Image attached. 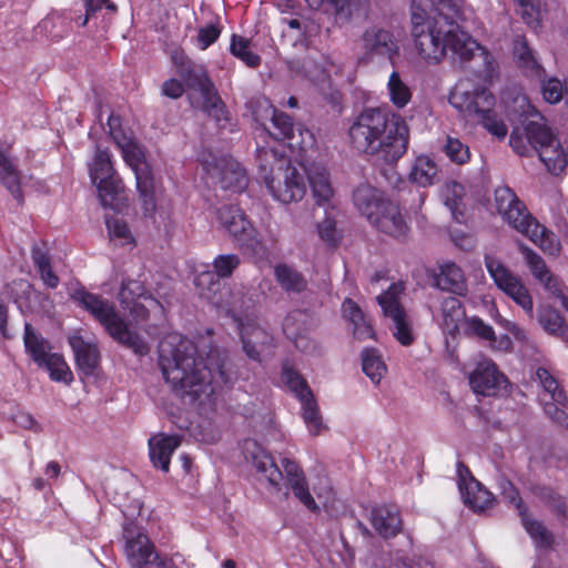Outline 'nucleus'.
<instances>
[{
  "mask_svg": "<svg viewBox=\"0 0 568 568\" xmlns=\"http://www.w3.org/2000/svg\"><path fill=\"white\" fill-rule=\"evenodd\" d=\"M479 52V57L483 60V69L481 73L486 81L495 80L499 74V63L496 57L490 53L487 49L481 47L478 43V48L475 49V52Z\"/></svg>",
  "mask_w": 568,
  "mask_h": 568,
  "instance_id": "obj_57",
  "label": "nucleus"
},
{
  "mask_svg": "<svg viewBox=\"0 0 568 568\" xmlns=\"http://www.w3.org/2000/svg\"><path fill=\"white\" fill-rule=\"evenodd\" d=\"M179 73L187 88L200 92L201 99L206 97L211 91L216 90L203 65L189 62L186 65L180 68Z\"/></svg>",
  "mask_w": 568,
  "mask_h": 568,
  "instance_id": "obj_33",
  "label": "nucleus"
},
{
  "mask_svg": "<svg viewBox=\"0 0 568 568\" xmlns=\"http://www.w3.org/2000/svg\"><path fill=\"white\" fill-rule=\"evenodd\" d=\"M240 265V258L235 254L219 255L213 262L214 273L219 277H229Z\"/></svg>",
  "mask_w": 568,
  "mask_h": 568,
  "instance_id": "obj_59",
  "label": "nucleus"
},
{
  "mask_svg": "<svg viewBox=\"0 0 568 568\" xmlns=\"http://www.w3.org/2000/svg\"><path fill=\"white\" fill-rule=\"evenodd\" d=\"M224 306L236 321H241V317L254 307V300L247 290L242 286L230 292V298L225 301Z\"/></svg>",
  "mask_w": 568,
  "mask_h": 568,
  "instance_id": "obj_46",
  "label": "nucleus"
},
{
  "mask_svg": "<svg viewBox=\"0 0 568 568\" xmlns=\"http://www.w3.org/2000/svg\"><path fill=\"white\" fill-rule=\"evenodd\" d=\"M108 126L110 135L120 149L124 162L134 172L139 202L143 215L155 221L162 187L155 182L151 168L146 163L144 148L132 135L126 134L121 129L119 118L111 114L108 119Z\"/></svg>",
  "mask_w": 568,
  "mask_h": 568,
  "instance_id": "obj_4",
  "label": "nucleus"
},
{
  "mask_svg": "<svg viewBox=\"0 0 568 568\" xmlns=\"http://www.w3.org/2000/svg\"><path fill=\"white\" fill-rule=\"evenodd\" d=\"M518 3V13L524 22L532 29L539 26L540 10L537 0H516Z\"/></svg>",
  "mask_w": 568,
  "mask_h": 568,
  "instance_id": "obj_56",
  "label": "nucleus"
},
{
  "mask_svg": "<svg viewBox=\"0 0 568 568\" xmlns=\"http://www.w3.org/2000/svg\"><path fill=\"white\" fill-rule=\"evenodd\" d=\"M231 52L250 68H255L261 62L260 57L251 51L250 41L243 37L235 34L232 37Z\"/></svg>",
  "mask_w": 568,
  "mask_h": 568,
  "instance_id": "obj_52",
  "label": "nucleus"
},
{
  "mask_svg": "<svg viewBox=\"0 0 568 568\" xmlns=\"http://www.w3.org/2000/svg\"><path fill=\"white\" fill-rule=\"evenodd\" d=\"M181 445V436L165 435L163 433L152 436L149 440L150 458L154 467L168 473L170 459Z\"/></svg>",
  "mask_w": 568,
  "mask_h": 568,
  "instance_id": "obj_21",
  "label": "nucleus"
},
{
  "mask_svg": "<svg viewBox=\"0 0 568 568\" xmlns=\"http://www.w3.org/2000/svg\"><path fill=\"white\" fill-rule=\"evenodd\" d=\"M371 223L381 232L393 237H403L408 232V225L399 207L390 201L384 204L383 209L375 215Z\"/></svg>",
  "mask_w": 568,
  "mask_h": 568,
  "instance_id": "obj_22",
  "label": "nucleus"
},
{
  "mask_svg": "<svg viewBox=\"0 0 568 568\" xmlns=\"http://www.w3.org/2000/svg\"><path fill=\"white\" fill-rule=\"evenodd\" d=\"M253 114L262 125H265V120H271L273 131L266 129L267 132L275 140L285 141L290 148L306 150L313 146V134L302 125H295L287 114L275 110L266 99L256 102Z\"/></svg>",
  "mask_w": 568,
  "mask_h": 568,
  "instance_id": "obj_10",
  "label": "nucleus"
},
{
  "mask_svg": "<svg viewBox=\"0 0 568 568\" xmlns=\"http://www.w3.org/2000/svg\"><path fill=\"white\" fill-rule=\"evenodd\" d=\"M305 172L316 205L324 207L333 206L335 190L331 183L327 170L321 164L312 163L305 169Z\"/></svg>",
  "mask_w": 568,
  "mask_h": 568,
  "instance_id": "obj_19",
  "label": "nucleus"
},
{
  "mask_svg": "<svg viewBox=\"0 0 568 568\" xmlns=\"http://www.w3.org/2000/svg\"><path fill=\"white\" fill-rule=\"evenodd\" d=\"M438 288L457 295H466L467 282L464 271L454 262H445L439 266L435 277Z\"/></svg>",
  "mask_w": 568,
  "mask_h": 568,
  "instance_id": "obj_26",
  "label": "nucleus"
},
{
  "mask_svg": "<svg viewBox=\"0 0 568 568\" xmlns=\"http://www.w3.org/2000/svg\"><path fill=\"white\" fill-rule=\"evenodd\" d=\"M537 318L545 332L560 337L568 344V326L558 311L550 306H540Z\"/></svg>",
  "mask_w": 568,
  "mask_h": 568,
  "instance_id": "obj_38",
  "label": "nucleus"
},
{
  "mask_svg": "<svg viewBox=\"0 0 568 568\" xmlns=\"http://www.w3.org/2000/svg\"><path fill=\"white\" fill-rule=\"evenodd\" d=\"M78 367L85 374H92L100 363V352L93 339H85L79 334L69 337Z\"/></svg>",
  "mask_w": 568,
  "mask_h": 568,
  "instance_id": "obj_23",
  "label": "nucleus"
},
{
  "mask_svg": "<svg viewBox=\"0 0 568 568\" xmlns=\"http://www.w3.org/2000/svg\"><path fill=\"white\" fill-rule=\"evenodd\" d=\"M199 108L206 113L220 128H225L231 122V114L221 99L217 90L211 91L201 99Z\"/></svg>",
  "mask_w": 568,
  "mask_h": 568,
  "instance_id": "obj_37",
  "label": "nucleus"
},
{
  "mask_svg": "<svg viewBox=\"0 0 568 568\" xmlns=\"http://www.w3.org/2000/svg\"><path fill=\"white\" fill-rule=\"evenodd\" d=\"M240 332L244 352L250 358L260 362L262 353L271 346L273 337L255 322L241 323Z\"/></svg>",
  "mask_w": 568,
  "mask_h": 568,
  "instance_id": "obj_20",
  "label": "nucleus"
},
{
  "mask_svg": "<svg viewBox=\"0 0 568 568\" xmlns=\"http://www.w3.org/2000/svg\"><path fill=\"white\" fill-rule=\"evenodd\" d=\"M523 525L526 531L530 535V537L541 547H550L552 538L549 531L545 528V526L534 520L527 514V509L521 510L519 514Z\"/></svg>",
  "mask_w": 568,
  "mask_h": 568,
  "instance_id": "obj_50",
  "label": "nucleus"
},
{
  "mask_svg": "<svg viewBox=\"0 0 568 568\" xmlns=\"http://www.w3.org/2000/svg\"><path fill=\"white\" fill-rule=\"evenodd\" d=\"M244 454L258 474V478L266 480L273 493L282 490V480L285 475L286 485L292 489L294 496L311 511L318 510V506L310 493L304 471L295 460L283 458L282 471L273 457L253 440L245 443Z\"/></svg>",
  "mask_w": 568,
  "mask_h": 568,
  "instance_id": "obj_5",
  "label": "nucleus"
},
{
  "mask_svg": "<svg viewBox=\"0 0 568 568\" xmlns=\"http://www.w3.org/2000/svg\"><path fill=\"white\" fill-rule=\"evenodd\" d=\"M507 379L500 373L496 364L489 358L478 361L475 369L469 375V384L473 390L485 396L496 395L506 386Z\"/></svg>",
  "mask_w": 568,
  "mask_h": 568,
  "instance_id": "obj_17",
  "label": "nucleus"
},
{
  "mask_svg": "<svg viewBox=\"0 0 568 568\" xmlns=\"http://www.w3.org/2000/svg\"><path fill=\"white\" fill-rule=\"evenodd\" d=\"M495 206L510 226L538 245L546 254L559 253L560 242L556 235L530 215L510 187L499 186L495 190Z\"/></svg>",
  "mask_w": 568,
  "mask_h": 568,
  "instance_id": "obj_7",
  "label": "nucleus"
},
{
  "mask_svg": "<svg viewBox=\"0 0 568 568\" xmlns=\"http://www.w3.org/2000/svg\"><path fill=\"white\" fill-rule=\"evenodd\" d=\"M509 144L513 150L519 155H529L530 151H532L531 145L528 143L526 139V132L524 131V135L519 134L518 130H514L510 134Z\"/></svg>",
  "mask_w": 568,
  "mask_h": 568,
  "instance_id": "obj_64",
  "label": "nucleus"
},
{
  "mask_svg": "<svg viewBox=\"0 0 568 568\" xmlns=\"http://www.w3.org/2000/svg\"><path fill=\"white\" fill-rule=\"evenodd\" d=\"M353 202L358 212L371 222L388 200L374 186L362 184L354 191Z\"/></svg>",
  "mask_w": 568,
  "mask_h": 568,
  "instance_id": "obj_24",
  "label": "nucleus"
},
{
  "mask_svg": "<svg viewBox=\"0 0 568 568\" xmlns=\"http://www.w3.org/2000/svg\"><path fill=\"white\" fill-rule=\"evenodd\" d=\"M159 364L165 381L181 397L191 403H213L216 394L230 382L225 362L217 349H211L206 358L197 357L193 342L178 335L168 336L160 343Z\"/></svg>",
  "mask_w": 568,
  "mask_h": 568,
  "instance_id": "obj_1",
  "label": "nucleus"
},
{
  "mask_svg": "<svg viewBox=\"0 0 568 568\" xmlns=\"http://www.w3.org/2000/svg\"><path fill=\"white\" fill-rule=\"evenodd\" d=\"M264 183L273 199L283 204L298 202L306 194L304 178L292 164Z\"/></svg>",
  "mask_w": 568,
  "mask_h": 568,
  "instance_id": "obj_15",
  "label": "nucleus"
},
{
  "mask_svg": "<svg viewBox=\"0 0 568 568\" xmlns=\"http://www.w3.org/2000/svg\"><path fill=\"white\" fill-rule=\"evenodd\" d=\"M216 219L221 227L242 244L250 245L255 240V229L237 206L222 205L216 210Z\"/></svg>",
  "mask_w": 568,
  "mask_h": 568,
  "instance_id": "obj_18",
  "label": "nucleus"
},
{
  "mask_svg": "<svg viewBox=\"0 0 568 568\" xmlns=\"http://www.w3.org/2000/svg\"><path fill=\"white\" fill-rule=\"evenodd\" d=\"M105 224L109 237L118 245H131L134 243V237L125 221L116 216L106 217Z\"/></svg>",
  "mask_w": 568,
  "mask_h": 568,
  "instance_id": "obj_49",
  "label": "nucleus"
},
{
  "mask_svg": "<svg viewBox=\"0 0 568 568\" xmlns=\"http://www.w3.org/2000/svg\"><path fill=\"white\" fill-rule=\"evenodd\" d=\"M362 367L374 384H378L387 371L382 355L375 348H365L362 352Z\"/></svg>",
  "mask_w": 568,
  "mask_h": 568,
  "instance_id": "obj_44",
  "label": "nucleus"
},
{
  "mask_svg": "<svg viewBox=\"0 0 568 568\" xmlns=\"http://www.w3.org/2000/svg\"><path fill=\"white\" fill-rule=\"evenodd\" d=\"M314 9L325 8L335 14L349 16L353 0H306Z\"/></svg>",
  "mask_w": 568,
  "mask_h": 568,
  "instance_id": "obj_58",
  "label": "nucleus"
},
{
  "mask_svg": "<svg viewBox=\"0 0 568 568\" xmlns=\"http://www.w3.org/2000/svg\"><path fill=\"white\" fill-rule=\"evenodd\" d=\"M464 332L466 335H474L481 339L495 342L494 328L476 316L467 318Z\"/></svg>",
  "mask_w": 568,
  "mask_h": 568,
  "instance_id": "obj_54",
  "label": "nucleus"
},
{
  "mask_svg": "<svg viewBox=\"0 0 568 568\" xmlns=\"http://www.w3.org/2000/svg\"><path fill=\"white\" fill-rule=\"evenodd\" d=\"M343 317L349 322L353 335L359 341L374 338V329L365 317L359 306L351 298H346L342 305Z\"/></svg>",
  "mask_w": 568,
  "mask_h": 568,
  "instance_id": "obj_30",
  "label": "nucleus"
},
{
  "mask_svg": "<svg viewBox=\"0 0 568 568\" xmlns=\"http://www.w3.org/2000/svg\"><path fill=\"white\" fill-rule=\"evenodd\" d=\"M123 539V552L131 568H175L142 530L124 527Z\"/></svg>",
  "mask_w": 568,
  "mask_h": 568,
  "instance_id": "obj_11",
  "label": "nucleus"
},
{
  "mask_svg": "<svg viewBox=\"0 0 568 568\" xmlns=\"http://www.w3.org/2000/svg\"><path fill=\"white\" fill-rule=\"evenodd\" d=\"M352 145L386 163L397 161L407 150L405 126L390 120L381 109H366L348 131Z\"/></svg>",
  "mask_w": 568,
  "mask_h": 568,
  "instance_id": "obj_3",
  "label": "nucleus"
},
{
  "mask_svg": "<svg viewBox=\"0 0 568 568\" xmlns=\"http://www.w3.org/2000/svg\"><path fill=\"white\" fill-rule=\"evenodd\" d=\"M519 250L523 253L532 276L538 280L547 290L556 291V280L547 267L545 261L525 244H520Z\"/></svg>",
  "mask_w": 568,
  "mask_h": 568,
  "instance_id": "obj_35",
  "label": "nucleus"
},
{
  "mask_svg": "<svg viewBox=\"0 0 568 568\" xmlns=\"http://www.w3.org/2000/svg\"><path fill=\"white\" fill-rule=\"evenodd\" d=\"M500 489L504 498H506L511 505H514L519 514L521 513V510L526 509L518 490L509 480L503 479L500 481Z\"/></svg>",
  "mask_w": 568,
  "mask_h": 568,
  "instance_id": "obj_61",
  "label": "nucleus"
},
{
  "mask_svg": "<svg viewBox=\"0 0 568 568\" xmlns=\"http://www.w3.org/2000/svg\"><path fill=\"white\" fill-rule=\"evenodd\" d=\"M111 153L97 148L92 162L89 164V175L97 186L98 196L103 207L120 212L129 205L125 186L116 174Z\"/></svg>",
  "mask_w": 568,
  "mask_h": 568,
  "instance_id": "obj_9",
  "label": "nucleus"
},
{
  "mask_svg": "<svg viewBox=\"0 0 568 568\" xmlns=\"http://www.w3.org/2000/svg\"><path fill=\"white\" fill-rule=\"evenodd\" d=\"M458 488L465 505L475 513L490 508L494 503L493 495L476 480L470 470L462 463L457 465Z\"/></svg>",
  "mask_w": 568,
  "mask_h": 568,
  "instance_id": "obj_16",
  "label": "nucleus"
},
{
  "mask_svg": "<svg viewBox=\"0 0 568 568\" xmlns=\"http://www.w3.org/2000/svg\"><path fill=\"white\" fill-rule=\"evenodd\" d=\"M565 91L567 93L568 88H564V84L557 78H549L541 82L542 98L550 104L558 103L562 99Z\"/></svg>",
  "mask_w": 568,
  "mask_h": 568,
  "instance_id": "obj_55",
  "label": "nucleus"
},
{
  "mask_svg": "<svg viewBox=\"0 0 568 568\" xmlns=\"http://www.w3.org/2000/svg\"><path fill=\"white\" fill-rule=\"evenodd\" d=\"M256 162L263 182L268 180V178L275 176L278 171L284 170L291 164L285 155L268 146L257 149Z\"/></svg>",
  "mask_w": 568,
  "mask_h": 568,
  "instance_id": "obj_29",
  "label": "nucleus"
},
{
  "mask_svg": "<svg viewBox=\"0 0 568 568\" xmlns=\"http://www.w3.org/2000/svg\"><path fill=\"white\" fill-rule=\"evenodd\" d=\"M282 379L298 399L304 398L312 393L302 376L288 365L283 366Z\"/></svg>",
  "mask_w": 568,
  "mask_h": 568,
  "instance_id": "obj_53",
  "label": "nucleus"
},
{
  "mask_svg": "<svg viewBox=\"0 0 568 568\" xmlns=\"http://www.w3.org/2000/svg\"><path fill=\"white\" fill-rule=\"evenodd\" d=\"M450 105L467 122L480 124L498 140L506 138L508 126L495 112V95L483 85L458 83L449 94Z\"/></svg>",
  "mask_w": 568,
  "mask_h": 568,
  "instance_id": "obj_6",
  "label": "nucleus"
},
{
  "mask_svg": "<svg viewBox=\"0 0 568 568\" xmlns=\"http://www.w3.org/2000/svg\"><path fill=\"white\" fill-rule=\"evenodd\" d=\"M408 178L412 183L418 186H430L438 181L439 168L432 158L419 155L415 159Z\"/></svg>",
  "mask_w": 568,
  "mask_h": 568,
  "instance_id": "obj_32",
  "label": "nucleus"
},
{
  "mask_svg": "<svg viewBox=\"0 0 568 568\" xmlns=\"http://www.w3.org/2000/svg\"><path fill=\"white\" fill-rule=\"evenodd\" d=\"M410 22L412 50L424 62L438 63L447 53L454 60L467 62L478 48L477 41L445 13L413 11Z\"/></svg>",
  "mask_w": 568,
  "mask_h": 568,
  "instance_id": "obj_2",
  "label": "nucleus"
},
{
  "mask_svg": "<svg viewBox=\"0 0 568 568\" xmlns=\"http://www.w3.org/2000/svg\"><path fill=\"white\" fill-rule=\"evenodd\" d=\"M485 266L496 286L519 305L529 318H532V298L521 280L491 255L485 256Z\"/></svg>",
  "mask_w": 568,
  "mask_h": 568,
  "instance_id": "obj_13",
  "label": "nucleus"
},
{
  "mask_svg": "<svg viewBox=\"0 0 568 568\" xmlns=\"http://www.w3.org/2000/svg\"><path fill=\"white\" fill-rule=\"evenodd\" d=\"M538 155L547 170L554 175L560 174L567 165V154L558 139L541 148Z\"/></svg>",
  "mask_w": 568,
  "mask_h": 568,
  "instance_id": "obj_40",
  "label": "nucleus"
},
{
  "mask_svg": "<svg viewBox=\"0 0 568 568\" xmlns=\"http://www.w3.org/2000/svg\"><path fill=\"white\" fill-rule=\"evenodd\" d=\"M536 377L544 389V393L540 395L541 402L545 397L550 402L567 404L568 400L564 389L559 386L558 381L546 368H537Z\"/></svg>",
  "mask_w": 568,
  "mask_h": 568,
  "instance_id": "obj_45",
  "label": "nucleus"
},
{
  "mask_svg": "<svg viewBox=\"0 0 568 568\" xmlns=\"http://www.w3.org/2000/svg\"><path fill=\"white\" fill-rule=\"evenodd\" d=\"M525 132L528 143L537 153L541 148L547 146L552 143V141L557 140L542 119H540V121H530L525 126Z\"/></svg>",
  "mask_w": 568,
  "mask_h": 568,
  "instance_id": "obj_43",
  "label": "nucleus"
},
{
  "mask_svg": "<svg viewBox=\"0 0 568 568\" xmlns=\"http://www.w3.org/2000/svg\"><path fill=\"white\" fill-rule=\"evenodd\" d=\"M24 346L39 366H42L43 362L52 354L49 342L38 335L30 324L24 326Z\"/></svg>",
  "mask_w": 568,
  "mask_h": 568,
  "instance_id": "obj_41",
  "label": "nucleus"
},
{
  "mask_svg": "<svg viewBox=\"0 0 568 568\" xmlns=\"http://www.w3.org/2000/svg\"><path fill=\"white\" fill-rule=\"evenodd\" d=\"M74 300L104 327L114 341L132 349L136 355L144 356L149 353L148 344L129 328L115 311L113 303L85 291H77Z\"/></svg>",
  "mask_w": 568,
  "mask_h": 568,
  "instance_id": "obj_8",
  "label": "nucleus"
},
{
  "mask_svg": "<svg viewBox=\"0 0 568 568\" xmlns=\"http://www.w3.org/2000/svg\"><path fill=\"white\" fill-rule=\"evenodd\" d=\"M274 274L281 287L286 292L301 293L307 287V281L303 274L287 264L276 265Z\"/></svg>",
  "mask_w": 568,
  "mask_h": 568,
  "instance_id": "obj_42",
  "label": "nucleus"
},
{
  "mask_svg": "<svg viewBox=\"0 0 568 568\" xmlns=\"http://www.w3.org/2000/svg\"><path fill=\"white\" fill-rule=\"evenodd\" d=\"M386 93L390 103L404 109L412 101L413 92L397 71H393L386 82Z\"/></svg>",
  "mask_w": 568,
  "mask_h": 568,
  "instance_id": "obj_39",
  "label": "nucleus"
},
{
  "mask_svg": "<svg viewBox=\"0 0 568 568\" xmlns=\"http://www.w3.org/2000/svg\"><path fill=\"white\" fill-rule=\"evenodd\" d=\"M432 4L434 7L433 14H440L442 12L455 19L459 11V0H432Z\"/></svg>",
  "mask_w": 568,
  "mask_h": 568,
  "instance_id": "obj_63",
  "label": "nucleus"
},
{
  "mask_svg": "<svg viewBox=\"0 0 568 568\" xmlns=\"http://www.w3.org/2000/svg\"><path fill=\"white\" fill-rule=\"evenodd\" d=\"M542 405L545 413L558 425L568 427V414L565 408L567 404H559L550 402L547 398H542Z\"/></svg>",
  "mask_w": 568,
  "mask_h": 568,
  "instance_id": "obj_60",
  "label": "nucleus"
},
{
  "mask_svg": "<svg viewBox=\"0 0 568 568\" xmlns=\"http://www.w3.org/2000/svg\"><path fill=\"white\" fill-rule=\"evenodd\" d=\"M0 182L17 199L22 202L20 189L21 173L7 152L0 148Z\"/></svg>",
  "mask_w": 568,
  "mask_h": 568,
  "instance_id": "obj_36",
  "label": "nucleus"
},
{
  "mask_svg": "<svg viewBox=\"0 0 568 568\" xmlns=\"http://www.w3.org/2000/svg\"><path fill=\"white\" fill-rule=\"evenodd\" d=\"M358 47L364 62L388 60L394 64L399 55V44L394 34L378 27L367 28L358 40Z\"/></svg>",
  "mask_w": 568,
  "mask_h": 568,
  "instance_id": "obj_14",
  "label": "nucleus"
},
{
  "mask_svg": "<svg viewBox=\"0 0 568 568\" xmlns=\"http://www.w3.org/2000/svg\"><path fill=\"white\" fill-rule=\"evenodd\" d=\"M403 290L402 284H392L386 292L377 296V302L385 317L390 321L393 336L403 346H408L414 342V332L412 318L399 302Z\"/></svg>",
  "mask_w": 568,
  "mask_h": 568,
  "instance_id": "obj_12",
  "label": "nucleus"
},
{
  "mask_svg": "<svg viewBox=\"0 0 568 568\" xmlns=\"http://www.w3.org/2000/svg\"><path fill=\"white\" fill-rule=\"evenodd\" d=\"M513 54L517 65L528 75L539 77L541 65L524 36H516L513 41Z\"/></svg>",
  "mask_w": 568,
  "mask_h": 568,
  "instance_id": "obj_34",
  "label": "nucleus"
},
{
  "mask_svg": "<svg viewBox=\"0 0 568 568\" xmlns=\"http://www.w3.org/2000/svg\"><path fill=\"white\" fill-rule=\"evenodd\" d=\"M371 521L375 530L384 538L396 536L402 528L398 511L386 506L373 509Z\"/></svg>",
  "mask_w": 568,
  "mask_h": 568,
  "instance_id": "obj_31",
  "label": "nucleus"
},
{
  "mask_svg": "<svg viewBox=\"0 0 568 568\" xmlns=\"http://www.w3.org/2000/svg\"><path fill=\"white\" fill-rule=\"evenodd\" d=\"M220 33V29L213 24L201 28L197 34V44L200 49L205 50L209 48L217 40Z\"/></svg>",
  "mask_w": 568,
  "mask_h": 568,
  "instance_id": "obj_62",
  "label": "nucleus"
},
{
  "mask_svg": "<svg viewBox=\"0 0 568 568\" xmlns=\"http://www.w3.org/2000/svg\"><path fill=\"white\" fill-rule=\"evenodd\" d=\"M302 404V416L312 435L321 434L324 428L322 417L318 412V406L314 399L313 394L300 399Z\"/></svg>",
  "mask_w": 568,
  "mask_h": 568,
  "instance_id": "obj_47",
  "label": "nucleus"
},
{
  "mask_svg": "<svg viewBox=\"0 0 568 568\" xmlns=\"http://www.w3.org/2000/svg\"><path fill=\"white\" fill-rule=\"evenodd\" d=\"M142 290L143 288L140 283L135 281H130L122 285L123 297H126V293H130L143 300V302L135 301L131 310V314L138 322L148 320L151 312H162V305L160 302L151 295L142 294Z\"/></svg>",
  "mask_w": 568,
  "mask_h": 568,
  "instance_id": "obj_27",
  "label": "nucleus"
},
{
  "mask_svg": "<svg viewBox=\"0 0 568 568\" xmlns=\"http://www.w3.org/2000/svg\"><path fill=\"white\" fill-rule=\"evenodd\" d=\"M41 367L48 369L50 378L55 382H63L70 384L73 381V374L64 361L63 356L57 353H52L44 362Z\"/></svg>",
  "mask_w": 568,
  "mask_h": 568,
  "instance_id": "obj_48",
  "label": "nucleus"
},
{
  "mask_svg": "<svg viewBox=\"0 0 568 568\" xmlns=\"http://www.w3.org/2000/svg\"><path fill=\"white\" fill-rule=\"evenodd\" d=\"M467 321L462 302L456 297H448L442 304L440 327L445 334L455 336Z\"/></svg>",
  "mask_w": 568,
  "mask_h": 568,
  "instance_id": "obj_28",
  "label": "nucleus"
},
{
  "mask_svg": "<svg viewBox=\"0 0 568 568\" xmlns=\"http://www.w3.org/2000/svg\"><path fill=\"white\" fill-rule=\"evenodd\" d=\"M442 149L446 156L456 164H465L470 159L469 148L457 138L447 135Z\"/></svg>",
  "mask_w": 568,
  "mask_h": 568,
  "instance_id": "obj_51",
  "label": "nucleus"
},
{
  "mask_svg": "<svg viewBox=\"0 0 568 568\" xmlns=\"http://www.w3.org/2000/svg\"><path fill=\"white\" fill-rule=\"evenodd\" d=\"M219 183L224 190L242 192L247 185V176L241 164L232 159L221 160L216 166Z\"/></svg>",
  "mask_w": 568,
  "mask_h": 568,
  "instance_id": "obj_25",
  "label": "nucleus"
}]
</instances>
